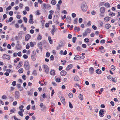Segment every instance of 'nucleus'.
I'll use <instances>...</instances> for the list:
<instances>
[{"label":"nucleus","mask_w":120,"mask_h":120,"mask_svg":"<svg viewBox=\"0 0 120 120\" xmlns=\"http://www.w3.org/2000/svg\"><path fill=\"white\" fill-rule=\"evenodd\" d=\"M66 73V72L64 70L61 71L60 72V74L62 76H65Z\"/></svg>","instance_id":"nucleus-21"},{"label":"nucleus","mask_w":120,"mask_h":120,"mask_svg":"<svg viewBox=\"0 0 120 120\" xmlns=\"http://www.w3.org/2000/svg\"><path fill=\"white\" fill-rule=\"evenodd\" d=\"M82 21V19L81 18H80L79 20V23H81Z\"/></svg>","instance_id":"nucleus-58"},{"label":"nucleus","mask_w":120,"mask_h":120,"mask_svg":"<svg viewBox=\"0 0 120 120\" xmlns=\"http://www.w3.org/2000/svg\"><path fill=\"white\" fill-rule=\"evenodd\" d=\"M54 12V11L53 10H52L49 11V13L50 15H52L53 14Z\"/></svg>","instance_id":"nucleus-45"},{"label":"nucleus","mask_w":120,"mask_h":120,"mask_svg":"<svg viewBox=\"0 0 120 120\" xmlns=\"http://www.w3.org/2000/svg\"><path fill=\"white\" fill-rule=\"evenodd\" d=\"M79 98L81 100H83V95L81 94H80L79 95Z\"/></svg>","instance_id":"nucleus-26"},{"label":"nucleus","mask_w":120,"mask_h":120,"mask_svg":"<svg viewBox=\"0 0 120 120\" xmlns=\"http://www.w3.org/2000/svg\"><path fill=\"white\" fill-rule=\"evenodd\" d=\"M104 5L107 8H109L110 7V5L109 3L108 2L105 4Z\"/></svg>","instance_id":"nucleus-34"},{"label":"nucleus","mask_w":120,"mask_h":120,"mask_svg":"<svg viewBox=\"0 0 120 120\" xmlns=\"http://www.w3.org/2000/svg\"><path fill=\"white\" fill-rule=\"evenodd\" d=\"M46 57H49L50 56V53L49 52H47L46 53Z\"/></svg>","instance_id":"nucleus-51"},{"label":"nucleus","mask_w":120,"mask_h":120,"mask_svg":"<svg viewBox=\"0 0 120 120\" xmlns=\"http://www.w3.org/2000/svg\"><path fill=\"white\" fill-rule=\"evenodd\" d=\"M79 77L77 75H76L74 77V81H79Z\"/></svg>","instance_id":"nucleus-27"},{"label":"nucleus","mask_w":120,"mask_h":120,"mask_svg":"<svg viewBox=\"0 0 120 120\" xmlns=\"http://www.w3.org/2000/svg\"><path fill=\"white\" fill-rule=\"evenodd\" d=\"M23 19L24 22L25 23H26L27 21V18L25 17H23Z\"/></svg>","instance_id":"nucleus-52"},{"label":"nucleus","mask_w":120,"mask_h":120,"mask_svg":"<svg viewBox=\"0 0 120 120\" xmlns=\"http://www.w3.org/2000/svg\"><path fill=\"white\" fill-rule=\"evenodd\" d=\"M84 41L86 42H88L89 41V40L88 38H86L84 39Z\"/></svg>","instance_id":"nucleus-63"},{"label":"nucleus","mask_w":120,"mask_h":120,"mask_svg":"<svg viewBox=\"0 0 120 120\" xmlns=\"http://www.w3.org/2000/svg\"><path fill=\"white\" fill-rule=\"evenodd\" d=\"M62 13H64L65 14H67L68 12L65 10H63L62 12Z\"/></svg>","instance_id":"nucleus-50"},{"label":"nucleus","mask_w":120,"mask_h":120,"mask_svg":"<svg viewBox=\"0 0 120 120\" xmlns=\"http://www.w3.org/2000/svg\"><path fill=\"white\" fill-rule=\"evenodd\" d=\"M32 74L34 76L37 75V73L36 71V70H34L32 72Z\"/></svg>","instance_id":"nucleus-36"},{"label":"nucleus","mask_w":120,"mask_h":120,"mask_svg":"<svg viewBox=\"0 0 120 120\" xmlns=\"http://www.w3.org/2000/svg\"><path fill=\"white\" fill-rule=\"evenodd\" d=\"M39 106L41 108H42L43 109H45L46 108V107L42 103H40Z\"/></svg>","instance_id":"nucleus-10"},{"label":"nucleus","mask_w":120,"mask_h":120,"mask_svg":"<svg viewBox=\"0 0 120 120\" xmlns=\"http://www.w3.org/2000/svg\"><path fill=\"white\" fill-rule=\"evenodd\" d=\"M67 22L68 23H71V17L69 16H68L66 18Z\"/></svg>","instance_id":"nucleus-18"},{"label":"nucleus","mask_w":120,"mask_h":120,"mask_svg":"<svg viewBox=\"0 0 120 120\" xmlns=\"http://www.w3.org/2000/svg\"><path fill=\"white\" fill-rule=\"evenodd\" d=\"M16 110L15 109L13 108L12 109H11L10 110V114H12V113H14L15 111Z\"/></svg>","instance_id":"nucleus-23"},{"label":"nucleus","mask_w":120,"mask_h":120,"mask_svg":"<svg viewBox=\"0 0 120 120\" xmlns=\"http://www.w3.org/2000/svg\"><path fill=\"white\" fill-rule=\"evenodd\" d=\"M111 69L113 71L115 69L114 66L113 65H112L111 66Z\"/></svg>","instance_id":"nucleus-49"},{"label":"nucleus","mask_w":120,"mask_h":120,"mask_svg":"<svg viewBox=\"0 0 120 120\" xmlns=\"http://www.w3.org/2000/svg\"><path fill=\"white\" fill-rule=\"evenodd\" d=\"M42 97L44 98H47V96L45 93L43 94L42 95Z\"/></svg>","instance_id":"nucleus-64"},{"label":"nucleus","mask_w":120,"mask_h":120,"mask_svg":"<svg viewBox=\"0 0 120 120\" xmlns=\"http://www.w3.org/2000/svg\"><path fill=\"white\" fill-rule=\"evenodd\" d=\"M24 64L25 69L26 70H29L30 69V65L29 62L26 60L24 62Z\"/></svg>","instance_id":"nucleus-2"},{"label":"nucleus","mask_w":120,"mask_h":120,"mask_svg":"<svg viewBox=\"0 0 120 120\" xmlns=\"http://www.w3.org/2000/svg\"><path fill=\"white\" fill-rule=\"evenodd\" d=\"M38 46L39 49L42 51V42H41L39 43L38 44Z\"/></svg>","instance_id":"nucleus-9"},{"label":"nucleus","mask_w":120,"mask_h":120,"mask_svg":"<svg viewBox=\"0 0 120 120\" xmlns=\"http://www.w3.org/2000/svg\"><path fill=\"white\" fill-rule=\"evenodd\" d=\"M33 89H31L30 90V91H28L27 93L28 94L29 96H31L33 94Z\"/></svg>","instance_id":"nucleus-15"},{"label":"nucleus","mask_w":120,"mask_h":120,"mask_svg":"<svg viewBox=\"0 0 120 120\" xmlns=\"http://www.w3.org/2000/svg\"><path fill=\"white\" fill-rule=\"evenodd\" d=\"M110 15L111 16H115V13H113L112 12H111L110 13Z\"/></svg>","instance_id":"nucleus-60"},{"label":"nucleus","mask_w":120,"mask_h":120,"mask_svg":"<svg viewBox=\"0 0 120 120\" xmlns=\"http://www.w3.org/2000/svg\"><path fill=\"white\" fill-rule=\"evenodd\" d=\"M60 79L59 78H57L56 79V81L58 82H60Z\"/></svg>","instance_id":"nucleus-56"},{"label":"nucleus","mask_w":120,"mask_h":120,"mask_svg":"<svg viewBox=\"0 0 120 120\" xmlns=\"http://www.w3.org/2000/svg\"><path fill=\"white\" fill-rule=\"evenodd\" d=\"M31 58L33 60H36V56L35 52H34L32 53Z\"/></svg>","instance_id":"nucleus-4"},{"label":"nucleus","mask_w":120,"mask_h":120,"mask_svg":"<svg viewBox=\"0 0 120 120\" xmlns=\"http://www.w3.org/2000/svg\"><path fill=\"white\" fill-rule=\"evenodd\" d=\"M56 30L57 29L56 28H54V29L52 28L50 32L53 36L54 35L55 32Z\"/></svg>","instance_id":"nucleus-13"},{"label":"nucleus","mask_w":120,"mask_h":120,"mask_svg":"<svg viewBox=\"0 0 120 120\" xmlns=\"http://www.w3.org/2000/svg\"><path fill=\"white\" fill-rule=\"evenodd\" d=\"M11 6H9L8 8H7L6 9V11H8L10 10L11 9Z\"/></svg>","instance_id":"nucleus-62"},{"label":"nucleus","mask_w":120,"mask_h":120,"mask_svg":"<svg viewBox=\"0 0 120 120\" xmlns=\"http://www.w3.org/2000/svg\"><path fill=\"white\" fill-rule=\"evenodd\" d=\"M31 36L29 34L26 35L25 36V38L26 41H27L30 38Z\"/></svg>","instance_id":"nucleus-11"},{"label":"nucleus","mask_w":120,"mask_h":120,"mask_svg":"<svg viewBox=\"0 0 120 120\" xmlns=\"http://www.w3.org/2000/svg\"><path fill=\"white\" fill-rule=\"evenodd\" d=\"M15 98L16 99H18L20 97V94L19 91H16L15 93Z\"/></svg>","instance_id":"nucleus-5"},{"label":"nucleus","mask_w":120,"mask_h":120,"mask_svg":"<svg viewBox=\"0 0 120 120\" xmlns=\"http://www.w3.org/2000/svg\"><path fill=\"white\" fill-rule=\"evenodd\" d=\"M45 72L47 74L49 72V67L47 65H43Z\"/></svg>","instance_id":"nucleus-3"},{"label":"nucleus","mask_w":120,"mask_h":120,"mask_svg":"<svg viewBox=\"0 0 120 120\" xmlns=\"http://www.w3.org/2000/svg\"><path fill=\"white\" fill-rule=\"evenodd\" d=\"M48 38L50 43L51 44H52L53 41L51 39V37L50 36H49Z\"/></svg>","instance_id":"nucleus-25"},{"label":"nucleus","mask_w":120,"mask_h":120,"mask_svg":"<svg viewBox=\"0 0 120 120\" xmlns=\"http://www.w3.org/2000/svg\"><path fill=\"white\" fill-rule=\"evenodd\" d=\"M30 45L31 47H33L34 46V44L32 42H30Z\"/></svg>","instance_id":"nucleus-57"},{"label":"nucleus","mask_w":120,"mask_h":120,"mask_svg":"<svg viewBox=\"0 0 120 120\" xmlns=\"http://www.w3.org/2000/svg\"><path fill=\"white\" fill-rule=\"evenodd\" d=\"M68 96L70 98H72L73 97V94L72 93H69L68 94Z\"/></svg>","instance_id":"nucleus-41"},{"label":"nucleus","mask_w":120,"mask_h":120,"mask_svg":"<svg viewBox=\"0 0 120 120\" xmlns=\"http://www.w3.org/2000/svg\"><path fill=\"white\" fill-rule=\"evenodd\" d=\"M109 17H105L104 19V20L105 22H107L109 21Z\"/></svg>","instance_id":"nucleus-38"},{"label":"nucleus","mask_w":120,"mask_h":120,"mask_svg":"<svg viewBox=\"0 0 120 120\" xmlns=\"http://www.w3.org/2000/svg\"><path fill=\"white\" fill-rule=\"evenodd\" d=\"M42 5L44 9H45L46 7V4L45 3H43L42 4Z\"/></svg>","instance_id":"nucleus-53"},{"label":"nucleus","mask_w":120,"mask_h":120,"mask_svg":"<svg viewBox=\"0 0 120 120\" xmlns=\"http://www.w3.org/2000/svg\"><path fill=\"white\" fill-rule=\"evenodd\" d=\"M21 112V111H19L18 112V114L19 116L21 117H22L23 116V114L22 113L23 112Z\"/></svg>","instance_id":"nucleus-32"},{"label":"nucleus","mask_w":120,"mask_h":120,"mask_svg":"<svg viewBox=\"0 0 120 120\" xmlns=\"http://www.w3.org/2000/svg\"><path fill=\"white\" fill-rule=\"evenodd\" d=\"M91 74H92L94 73V69L93 68L90 67L89 70Z\"/></svg>","instance_id":"nucleus-22"},{"label":"nucleus","mask_w":120,"mask_h":120,"mask_svg":"<svg viewBox=\"0 0 120 120\" xmlns=\"http://www.w3.org/2000/svg\"><path fill=\"white\" fill-rule=\"evenodd\" d=\"M81 9L82 11L83 12H85L87 10L88 7L87 4L85 2H82L81 5Z\"/></svg>","instance_id":"nucleus-1"},{"label":"nucleus","mask_w":120,"mask_h":120,"mask_svg":"<svg viewBox=\"0 0 120 120\" xmlns=\"http://www.w3.org/2000/svg\"><path fill=\"white\" fill-rule=\"evenodd\" d=\"M96 73L100 75L101 73V70L99 69H98L96 71Z\"/></svg>","instance_id":"nucleus-30"},{"label":"nucleus","mask_w":120,"mask_h":120,"mask_svg":"<svg viewBox=\"0 0 120 120\" xmlns=\"http://www.w3.org/2000/svg\"><path fill=\"white\" fill-rule=\"evenodd\" d=\"M16 82L15 81H14L12 82L11 84V85L14 86H15L16 85Z\"/></svg>","instance_id":"nucleus-61"},{"label":"nucleus","mask_w":120,"mask_h":120,"mask_svg":"<svg viewBox=\"0 0 120 120\" xmlns=\"http://www.w3.org/2000/svg\"><path fill=\"white\" fill-rule=\"evenodd\" d=\"M54 22L57 25H59V22L58 21H57L56 19L54 20Z\"/></svg>","instance_id":"nucleus-43"},{"label":"nucleus","mask_w":120,"mask_h":120,"mask_svg":"<svg viewBox=\"0 0 120 120\" xmlns=\"http://www.w3.org/2000/svg\"><path fill=\"white\" fill-rule=\"evenodd\" d=\"M73 67V66L72 64H69L66 68V69L67 71H69Z\"/></svg>","instance_id":"nucleus-14"},{"label":"nucleus","mask_w":120,"mask_h":120,"mask_svg":"<svg viewBox=\"0 0 120 120\" xmlns=\"http://www.w3.org/2000/svg\"><path fill=\"white\" fill-rule=\"evenodd\" d=\"M16 47L17 50H19L21 49V46L19 44H17L16 45Z\"/></svg>","instance_id":"nucleus-24"},{"label":"nucleus","mask_w":120,"mask_h":120,"mask_svg":"<svg viewBox=\"0 0 120 120\" xmlns=\"http://www.w3.org/2000/svg\"><path fill=\"white\" fill-rule=\"evenodd\" d=\"M60 99L61 102L63 103V104L65 105V102L64 97L61 96V97L60 98Z\"/></svg>","instance_id":"nucleus-16"},{"label":"nucleus","mask_w":120,"mask_h":120,"mask_svg":"<svg viewBox=\"0 0 120 120\" xmlns=\"http://www.w3.org/2000/svg\"><path fill=\"white\" fill-rule=\"evenodd\" d=\"M105 27L107 29H109L110 27L111 26L109 24H107L105 25Z\"/></svg>","instance_id":"nucleus-33"},{"label":"nucleus","mask_w":120,"mask_h":120,"mask_svg":"<svg viewBox=\"0 0 120 120\" xmlns=\"http://www.w3.org/2000/svg\"><path fill=\"white\" fill-rule=\"evenodd\" d=\"M13 18L12 17H10L8 21V22H11L12 20H13Z\"/></svg>","instance_id":"nucleus-44"},{"label":"nucleus","mask_w":120,"mask_h":120,"mask_svg":"<svg viewBox=\"0 0 120 120\" xmlns=\"http://www.w3.org/2000/svg\"><path fill=\"white\" fill-rule=\"evenodd\" d=\"M22 65V62H20L19 64H18V66L19 68L21 67Z\"/></svg>","instance_id":"nucleus-40"},{"label":"nucleus","mask_w":120,"mask_h":120,"mask_svg":"<svg viewBox=\"0 0 120 120\" xmlns=\"http://www.w3.org/2000/svg\"><path fill=\"white\" fill-rule=\"evenodd\" d=\"M76 49L78 51H80L81 50V49L80 47L79 46H78L77 47Z\"/></svg>","instance_id":"nucleus-47"},{"label":"nucleus","mask_w":120,"mask_h":120,"mask_svg":"<svg viewBox=\"0 0 120 120\" xmlns=\"http://www.w3.org/2000/svg\"><path fill=\"white\" fill-rule=\"evenodd\" d=\"M42 38V36L41 34H39L37 37V39L38 41L41 40Z\"/></svg>","instance_id":"nucleus-29"},{"label":"nucleus","mask_w":120,"mask_h":120,"mask_svg":"<svg viewBox=\"0 0 120 120\" xmlns=\"http://www.w3.org/2000/svg\"><path fill=\"white\" fill-rule=\"evenodd\" d=\"M100 51L102 53H104L105 52V50H104V47L102 46H101L99 47Z\"/></svg>","instance_id":"nucleus-19"},{"label":"nucleus","mask_w":120,"mask_h":120,"mask_svg":"<svg viewBox=\"0 0 120 120\" xmlns=\"http://www.w3.org/2000/svg\"><path fill=\"white\" fill-rule=\"evenodd\" d=\"M3 57L4 58L7 59L8 60H9L10 59V56L7 55L5 54H4L3 55Z\"/></svg>","instance_id":"nucleus-12"},{"label":"nucleus","mask_w":120,"mask_h":120,"mask_svg":"<svg viewBox=\"0 0 120 120\" xmlns=\"http://www.w3.org/2000/svg\"><path fill=\"white\" fill-rule=\"evenodd\" d=\"M23 69L22 68H20L18 70V72L19 73H22L23 72Z\"/></svg>","instance_id":"nucleus-39"},{"label":"nucleus","mask_w":120,"mask_h":120,"mask_svg":"<svg viewBox=\"0 0 120 120\" xmlns=\"http://www.w3.org/2000/svg\"><path fill=\"white\" fill-rule=\"evenodd\" d=\"M90 31L91 30L90 29L87 28L85 32L87 34L88 33H90Z\"/></svg>","instance_id":"nucleus-35"},{"label":"nucleus","mask_w":120,"mask_h":120,"mask_svg":"<svg viewBox=\"0 0 120 120\" xmlns=\"http://www.w3.org/2000/svg\"><path fill=\"white\" fill-rule=\"evenodd\" d=\"M77 39L75 37H74L72 38V41L73 43H75V40Z\"/></svg>","instance_id":"nucleus-42"},{"label":"nucleus","mask_w":120,"mask_h":120,"mask_svg":"<svg viewBox=\"0 0 120 120\" xmlns=\"http://www.w3.org/2000/svg\"><path fill=\"white\" fill-rule=\"evenodd\" d=\"M50 74L52 75H54L55 74V70H52L50 72Z\"/></svg>","instance_id":"nucleus-28"},{"label":"nucleus","mask_w":120,"mask_h":120,"mask_svg":"<svg viewBox=\"0 0 120 120\" xmlns=\"http://www.w3.org/2000/svg\"><path fill=\"white\" fill-rule=\"evenodd\" d=\"M33 19H30L29 20V22L30 24H32L34 23V22L33 20Z\"/></svg>","instance_id":"nucleus-37"},{"label":"nucleus","mask_w":120,"mask_h":120,"mask_svg":"<svg viewBox=\"0 0 120 120\" xmlns=\"http://www.w3.org/2000/svg\"><path fill=\"white\" fill-rule=\"evenodd\" d=\"M56 6L57 7V9L59 11L60 10V6L58 4H57Z\"/></svg>","instance_id":"nucleus-54"},{"label":"nucleus","mask_w":120,"mask_h":120,"mask_svg":"<svg viewBox=\"0 0 120 120\" xmlns=\"http://www.w3.org/2000/svg\"><path fill=\"white\" fill-rule=\"evenodd\" d=\"M105 8L103 7H101L100 9V11L101 13L103 14L105 13Z\"/></svg>","instance_id":"nucleus-7"},{"label":"nucleus","mask_w":120,"mask_h":120,"mask_svg":"<svg viewBox=\"0 0 120 120\" xmlns=\"http://www.w3.org/2000/svg\"><path fill=\"white\" fill-rule=\"evenodd\" d=\"M24 106L23 105H21L20 106L19 108V109L20 111H21V112H24V110L23 109Z\"/></svg>","instance_id":"nucleus-20"},{"label":"nucleus","mask_w":120,"mask_h":120,"mask_svg":"<svg viewBox=\"0 0 120 120\" xmlns=\"http://www.w3.org/2000/svg\"><path fill=\"white\" fill-rule=\"evenodd\" d=\"M51 3L52 5H54L56 4V2L55 0H52L51 1Z\"/></svg>","instance_id":"nucleus-31"},{"label":"nucleus","mask_w":120,"mask_h":120,"mask_svg":"<svg viewBox=\"0 0 120 120\" xmlns=\"http://www.w3.org/2000/svg\"><path fill=\"white\" fill-rule=\"evenodd\" d=\"M64 45V42L63 40L60 41L59 43L58 46L59 47H61L63 46Z\"/></svg>","instance_id":"nucleus-6"},{"label":"nucleus","mask_w":120,"mask_h":120,"mask_svg":"<svg viewBox=\"0 0 120 120\" xmlns=\"http://www.w3.org/2000/svg\"><path fill=\"white\" fill-rule=\"evenodd\" d=\"M22 33L23 31H20L18 33V37H19L20 39H21L22 38Z\"/></svg>","instance_id":"nucleus-17"},{"label":"nucleus","mask_w":120,"mask_h":120,"mask_svg":"<svg viewBox=\"0 0 120 120\" xmlns=\"http://www.w3.org/2000/svg\"><path fill=\"white\" fill-rule=\"evenodd\" d=\"M104 109H101L99 112V115L101 117H102L104 114Z\"/></svg>","instance_id":"nucleus-8"},{"label":"nucleus","mask_w":120,"mask_h":120,"mask_svg":"<svg viewBox=\"0 0 120 120\" xmlns=\"http://www.w3.org/2000/svg\"><path fill=\"white\" fill-rule=\"evenodd\" d=\"M23 57L25 59H26L28 57V56L26 54H24L23 56Z\"/></svg>","instance_id":"nucleus-55"},{"label":"nucleus","mask_w":120,"mask_h":120,"mask_svg":"<svg viewBox=\"0 0 120 120\" xmlns=\"http://www.w3.org/2000/svg\"><path fill=\"white\" fill-rule=\"evenodd\" d=\"M34 7L36 8L38 7V2H35L34 3Z\"/></svg>","instance_id":"nucleus-46"},{"label":"nucleus","mask_w":120,"mask_h":120,"mask_svg":"<svg viewBox=\"0 0 120 120\" xmlns=\"http://www.w3.org/2000/svg\"><path fill=\"white\" fill-rule=\"evenodd\" d=\"M78 21V19L77 18H76L75 19L74 21V23L75 24H77Z\"/></svg>","instance_id":"nucleus-48"},{"label":"nucleus","mask_w":120,"mask_h":120,"mask_svg":"<svg viewBox=\"0 0 120 120\" xmlns=\"http://www.w3.org/2000/svg\"><path fill=\"white\" fill-rule=\"evenodd\" d=\"M30 48V45L29 44L27 43L26 46V49H29Z\"/></svg>","instance_id":"nucleus-59"}]
</instances>
